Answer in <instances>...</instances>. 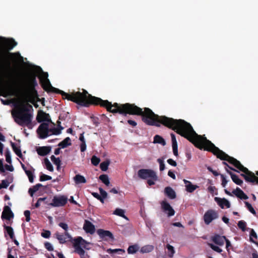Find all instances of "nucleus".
<instances>
[{
    "instance_id": "obj_1",
    "label": "nucleus",
    "mask_w": 258,
    "mask_h": 258,
    "mask_svg": "<svg viewBox=\"0 0 258 258\" xmlns=\"http://www.w3.org/2000/svg\"><path fill=\"white\" fill-rule=\"evenodd\" d=\"M166 126L172 128L173 130H176L178 134L186 138L197 147L200 149L204 148L205 150L213 152L218 158L228 160L237 169L244 173V174H241V175L246 181L251 182H256L258 183V177L255 176L253 172L249 171L239 161L221 151L206 137L198 135L189 123L183 120H175L166 117ZM256 174L258 176V171Z\"/></svg>"
},
{
    "instance_id": "obj_2",
    "label": "nucleus",
    "mask_w": 258,
    "mask_h": 258,
    "mask_svg": "<svg viewBox=\"0 0 258 258\" xmlns=\"http://www.w3.org/2000/svg\"><path fill=\"white\" fill-rule=\"evenodd\" d=\"M30 69L31 72L27 74L23 83V89L27 95H33L34 94L35 92L34 88L37 84L36 81L37 76L39 78L41 83L45 90L51 91L55 89L51 86L48 79L47 73L44 72L42 69L38 66H31Z\"/></svg>"
},
{
    "instance_id": "obj_3",
    "label": "nucleus",
    "mask_w": 258,
    "mask_h": 258,
    "mask_svg": "<svg viewBox=\"0 0 258 258\" xmlns=\"http://www.w3.org/2000/svg\"><path fill=\"white\" fill-rule=\"evenodd\" d=\"M12 117L18 124L22 126H27L29 129L33 127L32 124L33 114L27 111L26 105L23 103L17 104L15 108L12 110Z\"/></svg>"
},
{
    "instance_id": "obj_4",
    "label": "nucleus",
    "mask_w": 258,
    "mask_h": 258,
    "mask_svg": "<svg viewBox=\"0 0 258 258\" xmlns=\"http://www.w3.org/2000/svg\"><path fill=\"white\" fill-rule=\"evenodd\" d=\"M63 128L59 124L58 127H55L52 122H44L39 125L37 130V133L39 138L45 139L52 135L60 134Z\"/></svg>"
},
{
    "instance_id": "obj_5",
    "label": "nucleus",
    "mask_w": 258,
    "mask_h": 258,
    "mask_svg": "<svg viewBox=\"0 0 258 258\" xmlns=\"http://www.w3.org/2000/svg\"><path fill=\"white\" fill-rule=\"evenodd\" d=\"M90 243L83 239L81 237H78L74 240L73 246L75 249V252L83 256L85 254V251L81 247L89 249L87 247Z\"/></svg>"
},
{
    "instance_id": "obj_6",
    "label": "nucleus",
    "mask_w": 258,
    "mask_h": 258,
    "mask_svg": "<svg viewBox=\"0 0 258 258\" xmlns=\"http://www.w3.org/2000/svg\"><path fill=\"white\" fill-rule=\"evenodd\" d=\"M218 217L219 213L218 211L213 209H209L205 212L203 218L205 223L206 225H209L213 221L218 219Z\"/></svg>"
},
{
    "instance_id": "obj_7",
    "label": "nucleus",
    "mask_w": 258,
    "mask_h": 258,
    "mask_svg": "<svg viewBox=\"0 0 258 258\" xmlns=\"http://www.w3.org/2000/svg\"><path fill=\"white\" fill-rule=\"evenodd\" d=\"M68 201L65 196H56L53 197L52 202L49 205L53 207H62L66 205Z\"/></svg>"
},
{
    "instance_id": "obj_8",
    "label": "nucleus",
    "mask_w": 258,
    "mask_h": 258,
    "mask_svg": "<svg viewBox=\"0 0 258 258\" xmlns=\"http://www.w3.org/2000/svg\"><path fill=\"white\" fill-rule=\"evenodd\" d=\"M138 175L139 177L142 179H148L149 178H153L156 179V172L151 169H142L138 171Z\"/></svg>"
},
{
    "instance_id": "obj_9",
    "label": "nucleus",
    "mask_w": 258,
    "mask_h": 258,
    "mask_svg": "<svg viewBox=\"0 0 258 258\" xmlns=\"http://www.w3.org/2000/svg\"><path fill=\"white\" fill-rule=\"evenodd\" d=\"M161 209L168 217L173 216L175 214V211L171 205L165 200L160 203Z\"/></svg>"
},
{
    "instance_id": "obj_10",
    "label": "nucleus",
    "mask_w": 258,
    "mask_h": 258,
    "mask_svg": "<svg viewBox=\"0 0 258 258\" xmlns=\"http://www.w3.org/2000/svg\"><path fill=\"white\" fill-rule=\"evenodd\" d=\"M37 119L38 122H52L50 118V116L48 114L45 113L42 111L38 112Z\"/></svg>"
},
{
    "instance_id": "obj_11",
    "label": "nucleus",
    "mask_w": 258,
    "mask_h": 258,
    "mask_svg": "<svg viewBox=\"0 0 258 258\" xmlns=\"http://www.w3.org/2000/svg\"><path fill=\"white\" fill-rule=\"evenodd\" d=\"M214 200L222 209H224L225 207L227 208L230 207V202L226 199L215 197Z\"/></svg>"
},
{
    "instance_id": "obj_12",
    "label": "nucleus",
    "mask_w": 258,
    "mask_h": 258,
    "mask_svg": "<svg viewBox=\"0 0 258 258\" xmlns=\"http://www.w3.org/2000/svg\"><path fill=\"white\" fill-rule=\"evenodd\" d=\"M83 229L86 232L90 233V234L94 233L95 230L94 225L88 220H85Z\"/></svg>"
},
{
    "instance_id": "obj_13",
    "label": "nucleus",
    "mask_w": 258,
    "mask_h": 258,
    "mask_svg": "<svg viewBox=\"0 0 258 258\" xmlns=\"http://www.w3.org/2000/svg\"><path fill=\"white\" fill-rule=\"evenodd\" d=\"M13 217V214L10 208L8 206H5L3 212L2 213V218L10 220Z\"/></svg>"
},
{
    "instance_id": "obj_14",
    "label": "nucleus",
    "mask_w": 258,
    "mask_h": 258,
    "mask_svg": "<svg viewBox=\"0 0 258 258\" xmlns=\"http://www.w3.org/2000/svg\"><path fill=\"white\" fill-rule=\"evenodd\" d=\"M2 39V43H3L6 46V47H7L9 49H12L14 46H15L17 45V43L15 41L14 39H9L5 38Z\"/></svg>"
},
{
    "instance_id": "obj_15",
    "label": "nucleus",
    "mask_w": 258,
    "mask_h": 258,
    "mask_svg": "<svg viewBox=\"0 0 258 258\" xmlns=\"http://www.w3.org/2000/svg\"><path fill=\"white\" fill-rule=\"evenodd\" d=\"M55 235L57 239L61 243H63L67 241V239L71 238V236L67 232H65L64 235L56 233Z\"/></svg>"
},
{
    "instance_id": "obj_16",
    "label": "nucleus",
    "mask_w": 258,
    "mask_h": 258,
    "mask_svg": "<svg viewBox=\"0 0 258 258\" xmlns=\"http://www.w3.org/2000/svg\"><path fill=\"white\" fill-rule=\"evenodd\" d=\"M226 238L224 236L219 235H215L212 237V240L217 244L222 246L223 245Z\"/></svg>"
},
{
    "instance_id": "obj_17",
    "label": "nucleus",
    "mask_w": 258,
    "mask_h": 258,
    "mask_svg": "<svg viewBox=\"0 0 258 258\" xmlns=\"http://www.w3.org/2000/svg\"><path fill=\"white\" fill-rule=\"evenodd\" d=\"M183 182L185 184L186 190L189 192H192L198 188V185L192 184L190 181L186 179H183Z\"/></svg>"
},
{
    "instance_id": "obj_18",
    "label": "nucleus",
    "mask_w": 258,
    "mask_h": 258,
    "mask_svg": "<svg viewBox=\"0 0 258 258\" xmlns=\"http://www.w3.org/2000/svg\"><path fill=\"white\" fill-rule=\"evenodd\" d=\"M232 192L236 197L241 199L246 200L248 199V197L239 188L237 187L236 189L234 190Z\"/></svg>"
},
{
    "instance_id": "obj_19",
    "label": "nucleus",
    "mask_w": 258,
    "mask_h": 258,
    "mask_svg": "<svg viewBox=\"0 0 258 258\" xmlns=\"http://www.w3.org/2000/svg\"><path fill=\"white\" fill-rule=\"evenodd\" d=\"M165 194L170 199H174L176 198V194L170 187H166L164 189Z\"/></svg>"
},
{
    "instance_id": "obj_20",
    "label": "nucleus",
    "mask_w": 258,
    "mask_h": 258,
    "mask_svg": "<svg viewBox=\"0 0 258 258\" xmlns=\"http://www.w3.org/2000/svg\"><path fill=\"white\" fill-rule=\"evenodd\" d=\"M50 151V148L48 147H41L37 149V153L41 156H45Z\"/></svg>"
},
{
    "instance_id": "obj_21",
    "label": "nucleus",
    "mask_w": 258,
    "mask_h": 258,
    "mask_svg": "<svg viewBox=\"0 0 258 258\" xmlns=\"http://www.w3.org/2000/svg\"><path fill=\"white\" fill-rule=\"evenodd\" d=\"M154 247L152 245H146L142 246L140 249V252L142 253H147L152 251L154 250Z\"/></svg>"
},
{
    "instance_id": "obj_22",
    "label": "nucleus",
    "mask_w": 258,
    "mask_h": 258,
    "mask_svg": "<svg viewBox=\"0 0 258 258\" xmlns=\"http://www.w3.org/2000/svg\"><path fill=\"white\" fill-rule=\"evenodd\" d=\"M73 179L75 183L77 184L85 183L87 181L85 177L80 174H77L75 177H74Z\"/></svg>"
},
{
    "instance_id": "obj_23",
    "label": "nucleus",
    "mask_w": 258,
    "mask_h": 258,
    "mask_svg": "<svg viewBox=\"0 0 258 258\" xmlns=\"http://www.w3.org/2000/svg\"><path fill=\"white\" fill-rule=\"evenodd\" d=\"M114 215L122 217L126 220H128V218L124 215L125 210L120 208H116L113 212Z\"/></svg>"
},
{
    "instance_id": "obj_24",
    "label": "nucleus",
    "mask_w": 258,
    "mask_h": 258,
    "mask_svg": "<svg viewBox=\"0 0 258 258\" xmlns=\"http://www.w3.org/2000/svg\"><path fill=\"white\" fill-rule=\"evenodd\" d=\"M97 233L99 234V235L102 238H104L105 237H108L111 238H113L112 233L109 231H105L102 229H99L97 231Z\"/></svg>"
},
{
    "instance_id": "obj_25",
    "label": "nucleus",
    "mask_w": 258,
    "mask_h": 258,
    "mask_svg": "<svg viewBox=\"0 0 258 258\" xmlns=\"http://www.w3.org/2000/svg\"><path fill=\"white\" fill-rule=\"evenodd\" d=\"M226 171L231 175V177L234 182L238 185H241L242 183V180L239 178V177L235 174L229 171L227 168H226Z\"/></svg>"
},
{
    "instance_id": "obj_26",
    "label": "nucleus",
    "mask_w": 258,
    "mask_h": 258,
    "mask_svg": "<svg viewBox=\"0 0 258 258\" xmlns=\"http://www.w3.org/2000/svg\"><path fill=\"white\" fill-rule=\"evenodd\" d=\"M71 144V139L69 137H67L62 142L59 143L58 146L61 148H64Z\"/></svg>"
},
{
    "instance_id": "obj_27",
    "label": "nucleus",
    "mask_w": 258,
    "mask_h": 258,
    "mask_svg": "<svg viewBox=\"0 0 258 258\" xmlns=\"http://www.w3.org/2000/svg\"><path fill=\"white\" fill-rule=\"evenodd\" d=\"M99 179L103 182L106 186H109L110 182L109 181L108 175L106 174H102L99 176Z\"/></svg>"
},
{
    "instance_id": "obj_28",
    "label": "nucleus",
    "mask_w": 258,
    "mask_h": 258,
    "mask_svg": "<svg viewBox=\"0 0 258 258\" xmlns=\"http://www.w3.org/2000/svg\"><path fill=\"white\" fill-rule=\"evenodd\" d=\"M154 143L160 144L163 146L166 144L165 140L160 136L156 135L154 138Z\"/></svg>"
},
{
    "instance_id": "obj_29",
    "label": "nucleus",
    "mask_w": 258,
    "mask_h": 258,
    "mask_svg": "<svg viewBox=\"0 0 258 258\" xmlns=\"http://www.w3.org/2000/svg\"><path fill=\"white\" fill-rule=\"evenodd\" d=\"M6 234L9 235L11 239H13L14 238V232L13 229L10 226L5 227Z\"/></svg>"
},
{
    "instance_id": "obj_30",
    "label": "nucleus",
    "mask_w": 258,
    "mask_h": 258,
    "mask_svg": "<svg viewBox=\"0 0 258 258\" xmlns=\"http://www.w3.org/2000/svg\"><path fill=\"white\" fill-rule=\"evenodd\" d=\"M166 247L167 249V254L168 256L170 257H172L175 253V250L173 246L168 244L166 245Z\"/></svg>"
},
{
    "instance_id": "obj_31",
    "label": "nucleus",
    "mask_w": 258,
    "mask_h": 258,
    "mask_svg": "<svg viewBox=\"0 0 258 258\" xmlns=\"http://www.w3.org/2000/svg\"><path fill=\"white\" fill-rule=\"evenodd\" d=\"M139 249V247L138 245H133L130 246L127 249V252L129 254L135 253Z\"/></svg>"
},
{
    "instance_id": "obj_32",
    "label": "nucleus",
    "mask_w": 258,
    "mask_h": 258,
    "mask_svg": "<svg viewBox=\"0 0 258 258\" xmlns=\"http://www.w3.org/2000/svg\"><path fill=\"white\" fill-rule=\"evenodd\" d=\"M11 145L12 148L15 152V153L20 157L21 158L22 156V154L21 153V151L19 147H17L16 145L13 143H11Z\"/></svg>"
},
{
    "instance_id": "obj_33",
    "label": "nucleus",
    "mask_w": 258,
    "mask_h": 258,
    "mask_svg": "<svg viewBox=\"0 0 258 258\" xmlns=\"http://www.w3.org/2000/svg\"><path fill=\"white\" fill-rule=\"evenodd\" d=\"M44 165L45 166V168L48 170L49 171L52 172L53 171V167L50 163V162L49 161V160L47 158H45L44 160Z\"/></svg>"
},
{
    "instance_id": "obj_34",
    "label": "nucleus",
    "mask_w": 258,
    "mask_h": 258,
    "mask_svg": "<svg viewBox=\"0 0 258 258\" xmlns=\"http://www.w3.org/2000/svg\"><path fill=\"white\" fill-rule=\"evenodd\" d=\"M110 161L109 160H107L105 161L102 162L100 165L101 169L103 171H106L108 169V167Z\"/></svg>"
},
{
    "instance_id": "obj_35",
    "label": "nucleus",
    "mask_w": 258,
    "mask_h": 258,
    "mask_svg": "<svg viewBox=\"0 0 258 258\" xmlns=\"http://www.w3.org/2000/svg\"><path fill=\"white\" fill-rule=\"evenodd\" d=\"M107 251L110 253L119 252V253L122 254L125 252L124 250L120 248L113 249L109 248L107 250Z\"/></svg>"
},
{
    "instance_id": "obj_36",
    "label": "nucleus",
    "mask_w": 258,
    "mask_h": 258,
    "mask_svg": "<svg viewBox=\"0 0 258 258\" xmlns=\"http://www.w3.org/2000/svg\"><path fill=\"white\" fill-rule=\"evenodd\" d=\"M50 159L52 162L57 166H60L61 161L58 158H56L54 155H52Z\"/></svg>"
},
{
    "instance_id": "obj_37",
    "label": "nucleus",
    "mask_w": 258,
    "mask_h": 258,
    "mask_svg": "<svg viewBox=\"0 0 258 258\" xmlns=\"http://www.w3.org/2000/svg\"><path fill=\"white\" fill-rule=\"evenodd\" d=\"M25 173L28 176L29 178V181L31 183H32L34 181V178H33V172L31 170H26Z\"/></svg>"
},
{
    "instance_id": "obj_38",
    "label": "nucleus",
    "mask_w": 258,
    "mask_h": 258,
    "mask_svg": "<svg viewBox=\"0 0 258 258\" xmlns=\"http://www.w3.org/2000/svg\"><path fill=\"white\" fill-rule=\"evenodd\" d=\"M157 161L159 164V169L160 171H163L165 169V164L164 160L162 158H159L157 159Z\"/></svg>"
},
{
    "instance_id": "obj_39",
    "label": "nucleus",
    "mask_w": 258,
    "mask_h": 258,
    "mask_svg": "<svg viewBox=\"0 0 258 258\" xmlns=\"http://www.w3.org/2000/svg\"><path fill=\"white\" fill-rule=\"evenodd\" d=\"M41 186V184H38L34 186L33 188H30L29 190V192L31 196H32L33 194L38 190L39 187Z\"/></svg>"
},
{
    "instance_id": "obj_40",
    "label": "nucleus",
    "mask_w": 258,
    "mask_h": 258,
    "mask_svg": "<svg viewBox=\"0 0 258 258\" xmlns=\"http://www.w3.org/2000/svg\"><path fill=\"white\" fill-rule=\"evenodd\" d=\"M245 206L246 208L248 209V210L253 215H255L256 212L254 210V209L252 208L251 204H250L249 203L245 202Z\"/></svg>"
},
{
    "instance_id": "obj_41",
    "label": "nucleus",
    "mask_w": 258,
    "mask_h": 258,
    "mask_svg": "<svg viewBox=\"0 0 258 258\" xmlns=\"http://www.w3.org/2000/svg\"><path fill=\"white\" fill-rule=\"evenodd\" d=\"M257 238V234L254 231L253 229H251L250 233V239L251 241L254 243H255L254 241L253 240V238L256 239Z\"/></svg>"
},
{
    "instance_id": "obj_42",
    "label": "nucleus",
    "mask_w": 258,
    "mask_h": 258,
    "mask_svg": "<svg viewBox=\"0 0 258 258\" xmlns=\"http://www.w3.org/2000/svg\"><path fill=\"white\" fill-rule=\"evenodd\" d=\"M100 161V159L98 158V157H97L96 156H93L92 157L91 162L94 165L97 166V165H98Z\"/></svg>"
},
{
    "instance_id": "obj_43",
    "label": "nucleus",
    "mask_w": 258,
    "mask_h": 258,
    "mask_svg": "<svg viewBox=\"0 0 258 258\" xmlns=\"http://www.w3.org/2000/svg\"><path fill=\"white\" fill-rule=\"evenodd\" d=\"M209 245L213 250H214V251H215L216 252L220 253L222 251V249H221L220 247H219L218 246H217L213 244L210 243V244H209Z\"/></svg>"
},
{
    "instance_id": "obj_44",
    "label": "nucleus",
    "mask_w": 258,
    "mask_h": 258,
    "mask_svg": "<svg viewBox=\"0 0 258 258\" xmlns=\"http://www.w3.org/2000/svg\"><path fill=\"white\" fill-rule=\"evenodd\" d=\"M6 160L9 163H11V152L9 150H7L6 152Z\"/></svg>"
},
{
    "instance_id": "obj_45",
    "label": "nucleus",
    "mask_w": 258,
    "mask_h": 258,
    "mask_svg": "<svg viewBox=\"0 0 258 258\" xmlns=\"http://www.w3.org/2000/svg\"><path fill=\"white\" fill-rule=\"evenodd\" d=\"M51 179V177L44 174H42L40 177V180L41 181Z\"/></svg>"
},
{
    "instance_id": "obj_46",
    "label": "nucleus",
    "mask_w": 258,
    "mask_h": 258,
    "mask_svg": "<svg viewBox=\"0 0 258 258\" xmlns=\"http://www.w3.org/2000/svg\"><path fill=\"white\" fill-rule=\"evenodd\" d=\"M238 226L239 228L244 231L246 227V223L243 221H240L238 222Z\"/></svg>"
},
{
    "instance_id": "obj_47",
    "label": "nucleus",
    "mask_w": 258,
    "mask_h": 258,
    "mask_svg": "<svg viewBox=\"0 0 258 258\" xmlns=\"http://www.w3.org/2000/svg\"><path fill=\"white\" fill-rule=\"evenodd\" d=\"M99 190L100 191V194L101 195V197H103V198H106L107 197V193L106 191H105L103 188L101 187L99 188Z\"/></svg>"
},
{
    "instance_id": "obj_48",
    "label": "nucleus",
    "mask_w": 258,
    "mask_h": 258,
    "mask_svg": "<svg viewBox=\"0 0 258 258\" xmlns=\"http://www.w3.org/2000/svg\"><path fill=\"white\" fill-rule=\"evenodd\" d=\"M9 185V183L7 180H3L2 183L0 184V189L3 188H7Z\"/></svg>"
},
{
    "instance_id": "obj_49",
    "label": "nucleus",
    "mask_w": 258,
    "mask_h": 258,
    "mask_svg": "<svg viewBox=\"0 0 258 258\" xmlns=\"http://www.w3.org/2000/svg\"><path fill=\"white\" fill-rule=\"evenodd\" d=\"M157 179H158V177L156 175V179H154L153 178H148L147 182H148V183L149 184V185H154L155 184V181L157 180Z\"/></svg>"
},
{
    "instance_id": "obj_50",
    "label": "nucleus",
    "mask_w": 258,
    "mask_h": 258,
    "mask_svg": "<svg viewBox=\"0 0 258 258\" xmlns=\"http://www.w3.org/2000/svg\"><path fill=\"white\" fill-rule=\"evenodd\" d=\"M24 215L26 217V221L29 222L30 220V212L28 210L24 212Z\"/></svg>"
},
{
    "instance_id": "obj_51",
    "label": "nucleus",
    "mask_w": 258,
    "mask_h": 258,
    "mask_svg": "<svg viewBox=\"0 0 258 258\" xmlns=\"http://www.w3.org/2000/svg\"><path fill=\"white\" fill-rule=\"evenodd\" d=\"M221 177L222 178V185L223 187H225L227 184L228 181L226 180V178L224 175L221 174Z\"/></svg>"
},
{
    "instance_id": "obj_52",
    "label": "nucleus",
    "mask_w": 258,
    "mask_h": 258,
    "mask_svg": "<svg viewBox=\"0 0 258 258\" xmlns=\"http://www.w3.org/2000/svg\"><path fill=\"white\" fill-rule=\"evenodd\" d=\"M58 225L63 229H64L66 232L67 231L68 229V226L66 223L61 222L59 223Z\"/></svg>"
},
{
    "instance_id": "obj_53",
    "label": "nucleus",
    "mask_w": 258,
    "mask_h": 258,
    "mask_svg": "<svg viewBox=\"0 0 258 258\" xmlns=\"http://www.w3.org/2000/svg\"><path fill=\"white\" fill-rule=\"evenodd\" d=\"M45 247L49 251H52L53 249L52 244L49 242L45 243Z\"/></svg>"
},
{
    "instance_id": "obj_54",
    "label": "nucleus",
    "mask_w": 258,
    "mask_h": 258,
    "mask_svg": "<svg viewBox=\"0 0 258 258\" xmlns=\"http://www.w3.org/2000/svg\"><path fill=\"white\" fill-rule=\"evenodd\" d=\"M172 144L173 145H177V143L175 138V136L173 134H171Z\"/></svg>"
},
{
    "instance_id": "obj_55",
    "label": "nucleus",
    "mask_w": 258,
    "mask_h": 258,
    "mask_svg": "<svg viewBox=\"0 0 258 258\" xmlns=\"http://www.w3.org/2000/svg\"><path fill=\"white\" fill-rule=\"evenodd\" d=\"M167 162L169 164L171 165V166H173L174 167L176 166L177 164L176 162L173 160L172 159H169L167 160Z\"/></svg>"
},
{
    "instance_id": "obj_56",
    "label": "nucleus",
    "mask_w": 258,
    "mask_h": 258,
    "mask_svg": "<svg viewBox=\"0 0 258 258\" xmlns=\"http://www.w3.org/2000/svg\"><path fill=\"white\" fill-rule=\"evenodd\" d=\"M41 235L44 238H48L50 235V232L49 231H46L44 232H42Z\"/></svg>"
},
{
    "instance_id": "obj_57",
    "label": "nucleus",
    "mask_w": 258,
    "mask_h": 258,
    "mask_svg": "<svg viewBox=\"0 0 258 258\" xmlns=\"http://www.w3.org/2000/svg\"><path fill=\"white\" fill-rule=\"evenodd\" d=\"M173 152L175 156H178V150H177V145H173L172 146Z\"/></svg>"
},
{
    "instance_id": "obj_58",
    "label": "nucleus",
    "mask_w": 258,
    "mask_h": 258,
    "mask_svg": "<svg viewBox=\"0 0 258 258\" xmlns=\"http://www.w3.org/2000/svg\"><path fill=\"white\" fill-rule=\"evenodd\" d=\"M81 148V151L82 152H84L86 149V145L85 143H82V144L80 145Z\"/></svg>"
},
{
    "instance_id": "obj_59",
    "label": "nucleus",
    "mask_w": 258,
    "mask_h": 258,
    "mask_svg": "<svg viewBox=\"0 0 258 258\" xmlns=\"http://www.w3.org/2000/svg\"><path fill=\"white\" fill-rule=\"evenodd\" d=\"M168 175L171 177L172 178L175 179L176 178L175 175L174 173L171 171V170H169L168 172Z\"/></svg>"
},
{
    "instance_id": "obj_60",
    "label": "nucleus",
    "mask_w": 258,
    "mask_h": 258,
    "mask_svg": "<svg viewBox=\"0 0 258 258\" xmlns=\"http://www.w3.org/2000/svg\"><path fill=\"white\" fill-rule=\"evenodd\" d=\"M215 189V187L213 186H210L208 187V191L212 194L214 192Z\"/></svg>"
},
{
    "instance_id": "obj_61",
    "label": "nucleus",
    "mask_w": 258,
    "mask_h": 258,
    "mask_svg": "<svg viewBox=\"0 0 258 258\" xmlns=\"http://www.w3.org/2000/svg\"><path fill=\"white\" fill-rule=\"evenodd\" d=\"M5 168H6V170L10 171H13L14 170V168L11 165H6L5 166Z\"/></svg>"
},
{
    "instance_id": "obj_62",
    "label": "nucleus",
    "mask_w": 258,
    "mask_h": 258,
    "mask_svg": "<svg viewBox=\"0 0 258 258\" xmlns=\"http://www.w3.org/2000/svg\"><path fill=\"white\" fill-rule=\"evenodd\" d=\"M8 88H9V91L8 92V95H14L15 94L14 91L12 90L11 87L9 85L8 86Z\"/></svg>"
},
{
    "instance_id": "obj_63",
    "label": "nucleus",
    "mask_w": 258,
    "mask_h": 258,
    "mask_svg": "<svg viewBox=\"0 0 258 258\" xmlns=\"http://www.w3.org/2000/svg\"><path fill=\"white\" fill-rule=\"evenodd\" d=\"M128 123L133 126H135L137 125V123L136 121L132 120H128L127 121Z\"/></svg>"
},
{
    "instance_id": "obj_64",
    "label": "nucleus",
    "mask_w": 258,
    "mask_h": 258,
    "mask_svg": "<svg viewBox=\"0 0 258 258\" xmlns=\"http://www.w3.org/2000/svg\"><path fill=\"white\" fill-rule=\"evenodd\" d=\"M92 195L98 200H99L101 197V196L97 192H92Z\"/></svg>"
}]
</instances>
